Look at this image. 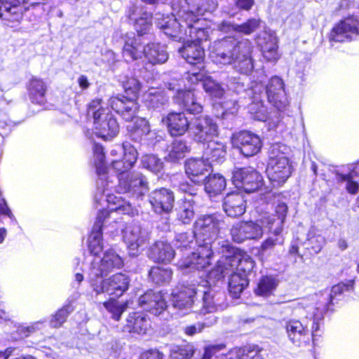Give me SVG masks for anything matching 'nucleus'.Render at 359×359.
Returning <instances> with one entry per match:
<instances>
[{"label":"nucleus","mask_w":359,"mask_h":359,"mask_svg":"<svg viewBox=\"0 0 359 359\" xmlns=\"http://www.w3.org/2000/svg\"><path fill=\"white\" fill-rule=\"evenodd\" d=\"M45 4V0H0V18L19 21L25 11Z\"/></svg>","instance_id":"nucleus-10"},{"label":"nucleus","mask_w":359,"mask_h":359,"mask_svg":"<svg viewBox=\"0 0 359 359\" xmlns=\"http://www.w3.org/2000/svg\"><path fill=\"white\" fill-rule=\"evenodd\" d=\"M156 23L163 31L165 35L184 39V35L191 39V41L199 43L206 40L208 31L203 27L204 20L202 18H194V20H185L180 16V22L173 15L164 16L160 13L155 15Z\"/></svg>","instance_id":"nucleus-2"},{"label":"nucleus","mask_w":359,"mask_h":359,"mask_svg":"<svg viewBox=\"0 0 359 359\" xmlns=\"http://www.w3.org/2000/svg\"><path fill=\"white\" fill-rule=\"evenodd\" d=\"M131 138L135 141H140L150 132V126L148 121L144 118H137L136 121L128 126Z\"/></svg>","instance_id":"nucleus-47"},{"label":"nucleus","mask_w":359,"mask_h":359,"mask_svg":"<svg viewBox=\"0 0 359 359\" xmlns=\"http://www.w3.org/2000/svg\"><path fill=\"white\" fill-rule=\"evenodd\" d=\"M284 328L288 339L294 345L300 346L309 339L307 326L296 319H289L285 321Z\"/></svg>","instance_id":"nucleus-24"},{"label":"nucleus","mask_w":359,"mask_h":359,"mask_svg":"<svg viewBox=\"0 0 359 359\" xmlns=\"http://www.w3.org/2000/svg\"><path fill=\"white\" fill-rule=\"evenodd\" d=\"M144 55L153 65L163 64L168 59L166 47L161 43H148L144 47Z\"/></svg>","instance_id":"nucleus-35"},{"label":"nucleus","mask_w":359,"mask_h":359,"mask_svg":"<svg viewBox=\"0 0 359 359\" xmlns=\"http://www.w3.org/2000/svg\"><path fill=\"white\" fill-rule=\"evenodd\" d=\"M224 348V344L208 346L205 347L201 359H262L257 351L242 348L231 350L226 355H215L217 352Z\"/></svg>","instance_id":"nucleus-16"},{"label":"nucleus","mask_w":359,"mask_h":359,"mask_svg":"<svg viewBox=\"0 0 359 359\" xmlns=\"http://www.w3.org/2000/svg\"><path fill=\"white\" fill-rule=\"evenodd\" d=\"M258 43L262 47L263 56L269 61L278 59V39L273 32H264L258 38Z\"/></svg>","instance_id":"nucleus-32"},{"label":"nucleus","mask_w":359,"mask_h":359,"mask_svg":"<svg viewBox=\"0 0 359 359\" xmlns=\"http://www.w3.org/2000/svg\"><path fill=\"white\" fill-rule=\"evenodd\" d=\"M316 304L311 301V298L309 299H303L299 301L295 306H294V312L297 313L300 310H305L307 313H309L311 314L312 318H313V332H317V330L319 328V325L316 321L319 320V319H316L313 316V312H316ZM323 317L322 318V319ZM321 320V318H320Z\"/></svg>","instance_id":"nucleus-53"},{"label":"nucleus","mask_w":359,"mask_h":359,"mask_svg":"<svg viewBox=\"0 0 359 359\" xmlns=\"http://www.w3.org/2000/svg\"><path fill=\"white\" fill-rule=\"evenodd\" d=\"M354 280H348L333 285L330 290H325L311 297V301L316 304V312H313L316 319L324 317V314L328 311L333 301L346 292L353 289Z\"/></svg>","instance_id":"nucleus-7"},{"label":"nucleus","mask_w":359,"mask_h":359,"mask_svg":"<svg viewBox=\"0 0 359 359\" xmlns=\"http://www.w3.org/2000/svg\"><path fill=\"white\" fill-rule=\"evenodd\" d=\"M175 250L170 243L163 241H158L149 248L148 257L156 262L168 263L174 258Z\"/></svg>","instance_id":"nucleus-29"},{"label":"nucleus","mask_w":359,"mask_h":359,"mask_svg":"<svg viewBox=\"0 0 359 359\" xmlns=\"http://www.w3.org/2000/svg\"><path fill=\"white\" fill-rule=\"evenodd\" d=\"M226 185V180L222 175H209L205 182V190L210 196H216L222 193Z\"/></svg>","instance_id":"nucleus-44"},{"label":"nucleus","mask_w":359,"mask_h":359,"mask_svg":"<svg viewBox=\"0 0 359 359\" xmlns=\"http://www.w3.org/2000/svg\"><path fill=\"white\" fill-rule=\"evenodd\" d=\"M226 263L229 264L232 271L234 269V266H236V271L241 273H245V276L255 266V262L252 257L246 254L241 256L235 255L226 257Z\"/></svg>","instance_id":"nucleus-39"},{"label":"nucleus","mask_w":359,"mask_h":359,"mask_svg":"<svg viewBox=\"0 0 359 359\" xmlns=\"http://www.w3.org/2000/svg\"><path fill=\"white\" fill-rule=\"evenodd\" d=\"M179 53L189 64L199 65L201 69H204L205 52L199 43L188 39L179 49Z\"/></svg>","instance_id":"nucleus-28"},{"label":"nucleus","mask_w":359,"mask_h":359,"mask_svg":"<svg viewBox=\"0 0 359 359\" xmlns=\"http://www.w3.org/2000/svg\"><path fill=\"white\" fill-rule=\"evenodd\" d=\"M232 240L242 243L246 240L259 239L263 236L262 227L256 222H239L234 224L230 231Z\"/></svg>","instance_id":"nucleus-18"},{"label":"nucleus","mask_w":359,"mask_h":359,"mask_svg":"<svg viewBox=\"0 0 359 359\" xmlns=\"http://www.w3.org/2000/svg\"><path fill=\"white\" fill-rule=\"evenodd\" d=\"M203 286L197 288L195 287H182L180 290L173 291L172 293V304L174 308L182 311H188L191 310L194 306L198 294H203V313H211L217 309V306L220 302L219 297L215 295V292L212 289L208 290H201Z\"/></svg>","instance_id":"nucleus-4"},{"label":"nucleus","mask_w":359,"mask_h":359,"mask_svg":"<svg viewBox=\"0 0 359 359\" xmlns=\"http://www.w3.org/2000/svg\"><path fill=\"white\" fill-rule=\"evenodd\" d=\"M257 104L252 103L249 105V110L252 114H254V118L258 121H264L266 118V115L265 114L264 107L262 104H258L257 107L258 110L255 111V106Z\"/></svg>","instance_id":"nucleus-62"},{"label":"nucleus","mask_w":359,"mask_h":359,"mask_svg":"<svg viewBox=\"0 0 359 359\" xmlns=\"http://www.w3.org/2000/svg\"><path fill=\"white\" fill-rule=\"evenodd\" d=\"M94 163L98 175L104 174L107 170L104 163V153L101 145L95 144L93 147Z\"/></svg>","instance_id":"nucleus-57"},{"label":"nucleus","mask_w":359,"mask_h":359,"mask_svg":"<svg viewBox=\"0 0 359 359\" xmlns=\"http://www.w3.org/2000/svg\"><path fill=\"white\" fill-rule=\"evenodd\" d=\"M266 172L273 187L282 186L291 175V162L279 144H273L270 148Z\"/></svg>","instance_id":"nucleus-6"},{"label":"nucleus","mask_w":359,"mask_h":359,"mask_svg":"<svg viewBox=\"0 0 359 359\" xmlns=\"http://www.w3.org/2000/svg\"><path fill=\"white\" fill-rule=\"evenodd\" d=\"M192 356V351L184 348H178L171 352L169 359H191Z\"/></svg>","instance_id":"nucleus-63"},{"label":"nucleus","mask_w":359,"mask_h":359,"mask_svg":"<svg viewBox=\"0 0 359 359\" xmlns=\"http://www.w3.org/2000/svg\"><path fill=\"white\" fill-rule=\"evenodd\" d=\"M138 302L144 310L154 315L161 313L167 308L165 299L161 292L149 291L139 298Z\"/></svg>","instance_id":"nucleus-26"},{"label":"nucleus","mask_w":359,"mask_h":359,"mask_svg":"<svg viewBox=\"0 0 359 359\" xmlns=\"http://www.w3.org/2000/svg\"><path fill=\"white\" fill-rule=\"evenodd\" d=\"M149 327V323L146 315L134 312L128 315L124 328L128 332L143 335L147 333Z\"/></svg>","instance_id":"nucleus-33"},{"label":"nucleus","mask_w":359,"mask_h":359,"mask_svg":"<svg viewBox=\"0 0 359 359\" xmlns=\"http://www.w3.org/2000/svg\"><path fill=\"white\" fill-rule=\"evenodd\" d=\"M129 283L128 277L123 273H116L102 280L90 277V286L97 294L107 293L119 297L128 290Z\"/></svg>","instance_id":"nucleus-9"},{"label":"nucleus","mask_w":359,"mask_h":359,"mask_svg":"<svg viewBox=\"0 0 359 359\" xmlns=\"http://www.w3.org/2000/svg\"><path fill=\"white\" fill-rule=\"evenodd\" d=\"M144 47L142 39H128L123 48V57L126 62L135 61L142 58L144 55Z\"/></svg>","instance_id":"nucleus-37"},{"label":"nucleus","mask_w":359,"mask_h":359,"mask_svg":"<svg viewBox=\"0 0 359 359\" xmlns=\"http://www.w3.org/2000/svg\"><path fill=\"white\" fill-rule=\"evenodd\" d=\"M73 311L70 304L60 309L52 318L50 325L53 327H60L65 321L69 314Z\"/></svg>","instance_id":"nucleus-58"},{"label":"nucleus","mask_w":359,"mask_h":359,"mask_svg":"<svg viewBox=\"0 0 359 359\" xmlns=\"http://www.w3.org/2000/svg\"><path fill=\"white\" fill-rule=\"evenodd\" d=\"M190 133L193 139L201 143H208L218 135V126L215 121L208 116H201L191 124Z\"/></svg>","instance_id":"nucleus-13"},{"label":"nucleus","mask_w":359,"mask_h":359,"mask_svg":"<svg viewBox=\"0 0 359 359\" xmlns=\"http://www.w3.org/2000/svg\"><path fill=\"white\" fill-rule=\"evenodd\" d=\"M260 21L255 18L249 19L241 25L231 24L228 21H222L218 25V28L224 32L234 31L244 34H250L259 27Z\"/></svg>","instance_id":"nucleus-36"},{"label":"nucleus","mask_w":359,"mask_h":359,"mask_svg":"<svg viewBox=\"0 0 359 359\" xmlns=\"http://www.w3.org/2000/svg\"><path fill=\"white\" fill-rule=\"evenodd\" d=\"M162 121L172 136L182 135L189 128V122L184 113H170Z\"/></svg>","instance_id":"nucleus-30"},{"label":"nucleus","mask_w":359,"mask_h":359,"mask_svg":"<svg viewBox=\"0 0 359 359\" xmlns=\"http://www.w3.org/2000/svg\"><path fill=\"white\" fill-rule=\"evenodd\" d=\"M189 151V147L185 142L181 140H176L168 148L166 158L169 161L175 162L184 158L185 154Z\"/></svg>","instance_id":"nucleus-48"},{"label":"nucleus","mask_w":359,"mask_h":359,"mask_svg":"<svg viewBox=\"0 0 359 359\" xmlns=\"http://www.w3.org/2000/svg\"><path fill=\"white\" fill-rule=\"evenodd\" d=\"M235 148L245 156L249 157L257 154L262 147L259 137L249 131H242L235 135L232 139Z\"/></svg>","instance_id":"nucleus-15"},{"label":"nucleus","mask_w":359,"mask_h":359,"mask_svg":"<svg viewBox=\"0 0 359 359\" xmlns=\"http://www.w3.org/2000/svg\"><path fill=\"white\" fill-rule=\"evenodd\" d=\"M189 10L180 15L185 20L201 18L206 13H212L218 6L217 0H186Z\"/></svg>","instance_id":"nucleus-23"},{"label":"nucleus","mask_w":359,"mask_h":359,"mask_svg":"<svg viewBox=\"0 0 359 359\" xmlns=\"http://www.w3.org/2000/svg\"><path fill=\"white\" fill-rule=\"evenodd\" d=\"M232 180L236 187L243 189L248 193L257 191L264 182L260 173L251 167L235 169Z\"/></svg>","instance_id":"nucleus-12"},{"label":"nucleus","mask_w":359,"mask_h":359,"mask_svg":"<svg viewBox=\"0 0 359 359\" xmlns=\"http://www.w3.org/2000/svg\"><path fill=\"white\" fill-rule=\"evenodd\" d=\"M174 201L173 192L165 188L156 189L149 195V202L158 214L170 212L173 208Z\"/></svg>","instance_id":"nucleus-22"},{"label":"nucleus","mask_w":359,"mask_h":359,"mask_svg":"<svg viewBox=\"0 0 359 359\" xmlns=\"http://www.w3.org/2000/svg\"><path fill=\"white\" fill-rule=\"evenodd\" d=\"M269 230L271 234L262 242L259 249L262 253L270 252L276 246L282 245L284 243L285 239L282 234L283 228L273 227L272 229Z\"/></svg>","instance_id":"nucleus-42"},{"label":"nucleus","mask_w":359,"mask_h":359,"mask_svg":"<svg viewBox=\"0 0 359 359\" xmlns=\"http://www.w3.org/2000/svg\"><path fill=\"white\" fill-rule=\"evenodd\" d=\"M118 189L120 191L131 193L133 197L138 198L147 192V182L142 174L133 172L119 177Z\"/></svg>","instance_id":"nucleus-19"},{"label":"nucleus","mask_w":359,"mask_h":359,"mask_svg":"<svg viewBox=\"0 0 359 359\" xmlns=\"http://www.w3.org/2000/svg\"><path fill=\"white\" fill-rule=\"evenodd\" d=\"M46 86L41 79L34 78L29 83V93L34 102L41 104L46 92Z\"/></svg>","instance_id":"nucleus-50"},{"label":"nucleus","mask_w":359,"mask_h":359,"mask_svg":"<svg viewBox=\"0 0 359 359\" xmlns=\"http://www.w3.org/2000/svg\"><path fill=\"white\" fill-rule=\"evenodd\" d=\"M223 209L229 217L241 216L245 212V203L243 196L236 192L228 194L224 198Z\"/></svg>","instance_id":"nucleus-31"},{"label":"nucleus","mask_w":359,"mask_h":359,"mask_svg":"<svg viewBox=\"0 0 359 359\" xmlns=\"http://www.w3.org/2000/svg\"><path fill=\"white\" fill-rule=\"evenodd\" d=\"M123 265L122 258L114 250H108L102 258L95 257L92 262L90 276L98 278L107 276L114 269H119Z\"/></svg>","instance_id":"nucleus-11"},{"label":"nucleus","mask_w":359,"mask_h":359,"mask_svg":"<svg viewBox=\"0 0 359 359\" xmlns=\"http://www.w3.org/2000/svg\"><path fill=\"white\" fill-rule=\"evenodd\" d=\"M123 241L128 245L131 256H136L138 250L149 239V232L138 224H128L123 231Z\"/></svg>","instance_id":"nucleus-14"},{"label":"nucleus","mask_w":359,"mask_h":359,"mask_svg":"<svg viewBox=\"0 0 359 359\" xmlns=\"http://www.w3.org/2000/svg\"><path fill=\"white\" fill-rule=\"evenodd\" d=\"M164 354L157 349H151L142 353L140 359H163Z\"/></svg>","instance_id":"nucleus-64"},{"label":"nucleus","mask_w":359,"mask_h":359,"mask_svg":"<svg viewBox=\"0 0 359 359\" xmlns=\"http://www.w3.org/2000/svg\"><path fill=\"white\" fill-rule=\"evenodd\" d=\"M137 151L133 147H129L128 151L125 152V154L121 160L113 159L111 161V165L113 168L121 173L120 177L123 175H129L126 173L129 169H130L137 161Z\"/></svg>","instance_id":"nucleus-38"},{"label":"nucleus","mask_w":359,"mask_h":359,"mask_svg":"<svg viewBox=\"0 0 359 359\" xmlns=\"http://www.w3.org/2000/svg\"><path fill=\"white\" fill-rule=\"evenodd\" d=\"M359 34V20L355 18H348L332 29L330 39L337 42H344L352 39Z\"/></svg>","instance_id":"nucleus-20"},{"label":"nucleus","mask_w":359,"mask_h":359,"mask_svg":"<svg viewBox=\"0 0 359 359\" xmlns=\"http://www.w3.org/2000/svg\"><path fill=\"white\" fill-rule=\"evenodd\" d=\"M215 246H206L198 243L197 252L192 253L191 257L180 263V267L182 269L192 268L198 270L205 269L210 263V257L216 250Z\"/></svg>","instance_id":"nucleus-21"},{"label":"nucleus","mask_w":359,"mask_h":359,"mask_svg":"<svg viewBox=\"0 0 359 359\" xmlns=\"http://www.w3.org/2000/svg\"><path fill=\"white\" fill-rule=\"evenodd\" d=\"M177 80H172L168 83L167 87L170 90H175V96L176 102L182 104L184 109L191 114H198L203 110V107L198 101L196 93L191 90H182Z\"/></svg>","instance_id":"nucleus-17"},{"label":"nucleus","mask_w":359,"mask_h":359,"mask_svg":"<svg viewBox=\"0 0 359 359\" xmlns=\"http://www.w3.org/2000/svg\"><path fill=\"white\" fill-rule=\"evenodd\" d=\"M172 272L168 267L154 266L149 273V278L156 285L168 283L172 278Z\"/></svg>","instance_id":"nucleus-49"},{"label":"nucleus","mask_w":359,"mask_h":359,"mask_svg":"<svg viewBox=\"0 0 359 359\" xmlns=\"http://www.w3.org/2000/svg\"><path fill=\"white\" fill-rule=\"evenodd\" d=\"M287 212V205L284 203H279L276 208V215L266 214L262 217L260 222L269 229H272L273 227L283 228Z\"/></svg>","instance_id":"nucleus-34"},{"label":"nucleus","mask_w":359,"mask_h":359,"mask_svg":"<svg viewBox=\"0 0 359 359\" xmlns=\"http://www.w3.org/2000/svg\"><path fill=\"white\" fill-rule=\"evenodd\" d=\"M203 86L205 91L212 97L221 98L224 95V89L222 86L209 77L204 81Z\"/></svg>","instance_id":"nucleus-56"},{"label":"nucleus","mask_w":359,"mask_h":359,"mask_svg":"<svg viewBox=\"0 0 359 359\" xmlns=\"http://www.w3.org/2000/svg\"><path fill=\"white\" fill-rule=\"evenodd\" d=\"M197 203L196 200L184 198L178 212V217L184 224H189L194 217V206Z\"/></svg>","instance_id":"nucleus-52"},{"label":"nucleus","mask_w":359,"mask_h":359,"mask_svg":"<svg viewBox=\"0 0 359 359\" xmlns=\"http://www.w3.org/2000/svg\"><path fill=\"white\" fill-rule=\"evenodd\" d=\"M266 94L269 103H274V96L278 95L279 104L285 102V91L283 80L278 76L272 77L266 87Z\"/></svg>","instance_id":"nucleus-40"},{"label":"nucleus","mask_w":359,"mask_h":359,"mask_svg":"<svg viewBox=\"0 0 359 359\" xmlns=\"http://www.w3.org/2000/svg\"><path fill=\"white\" fill-rule=\"evenodd\" d=\"M104 102L101 98H95L88 104L87 114L88 116L96 121L98 118L109 113L107 108L104 107Z\"/></svg>","instance_id":"nucleus-51"},{"label":"nucleus","mask_w":359,"mask_h":359,"mask_svg":"<svg viewBox=\"0 0 359 359\" xmlns=\"http://www.w3.org/2000/svg\"><path fill=\"white\" fill-rule=\"evenodd\" d=\"M278 285V281L273 276L262 277L255 289V294L259 296L269 297L273 294Z\"/></svg>","instance_id":"nucleus-46"},{"label":"nucleus","mask_w":359,"mask_h":359,"mask_svg":"<svg viewBox=\"0 0 359 359\" xmlns=\"http://www.w3.org/2000/svg\"><path fill=\"white\" fill-rule=\"evenodd\" d=\"M141 161L144 168L155 173L160 172L163 168V161L155 155H144Z\"/></svg>","instance_id":"nucleus-54"},{"label":"nucleus","mask_w":359,"mask_h":359,"mask_svg":"<svg viewBox=\"0 0 359 359\" xmlns=\"http://www.w3.org/2000/svg\"><path fill=\"white\" fill-rule=\"evenodd\" d=\"M222 224V221L215 215L198 218L194 225V235L197 242L206 246H215Z\"/></svg>","instance_id":"nucleus-8"},{"label":"nucleus","mask_w":359,"mask_h":359,"mask_svg":"<svg viewBox=\"0 0 359 359\" xmlns=\"http://www.w3.org/2000/svg\"><path fill=\"white\" fill-rule=\"evenodd\" d=\"M232 271L229 264L226 263V258L224 261H219L217 266L210 271L208 279L215 282L222 279L229 272Z\"/></svg>","instance_id":"nucleus-55"},{"label":"nucleus","mask_w":359,"mask_h":359,"mask_svg":"<svg viewBox=\"0 0 359 359\" xmlns=\"http://www.w3.org/2000/svg\"><path fill=\"white\" fill-rule=\"evenodd\" d=\"M212 169L210 162L201 158H190L185 163L186 173L195 183L199 184L204 181L203 177L209 173Z\"/></svg>","instance_id":"nucleus-25"},{"label":"nucleus","mask_w":359,"mask_h":359,"mask_svg":"<svg viewBox=\"0 0 359 359\" xmlns=\"http://www.w3.org/2000/svg\"><path fill=\"white\" fill-rule=\"evenodd\" d=\"M151 26V16L149 13H144L142 17L136 20L135 28L140 35H143L149 30Z\"/></svg>","instance_id":"nucleus-60"},{"label":"nucleus","mask_w":359,"mask_h":359,"mask_svg":"<svg viewBox=\"0 0 359 359\" xmlns=\"http://www.w3.org/2000/svg\"><path fill=\"white\" fill-rule=\"evenodd\" d=\"M226 154L225 146L220 142L213 140L208 142L207 147L203 151V157L206 161L215 162L222 160Z\"/></svg>","instance_id":"nucleus-41"},{"label":"nucleus","mask_w":359,"mask_h":359,"mask_svg":"<svg viewBox=\"0 0 359 359\" xmlns=\"http://www.w3.org/2000/svg\"><path fill=\"white\" fill-rule=\"evenodd\" d=\"M144 100L148 107L158 109L164 106L168 100L163 91L151 88L144 94Z\"/></svg>","instance_id":"nucleus-43"},{"label":"nucleus","mask_w":359,"mask_h":359,"mask_svg":"<svg viewBox=\"0 0 359 359\" xmlns=\"http://www.w3.org/2000/svg\"><path fill=\"white\" fill-rule=\"evenodd\" d=\"M108 210L99 212L93 231L88 238V248L90 253L97 255L103 249L101 229L104 221L109 215V212H120L123 214L134 215L136 210L130 201H126L120 194H108L106 198Z\"/></svg>","instance_id":"nucleus-3"},{"label":"nucleus","mask_w":359,"mask_h":359,"mask_svg":"<svg viewBox=\"0 0 359 359\" xmlns=\"http://www.w3.org/2000/svg\"><path fill=\"white\" fill-rule=\"evenodd\" d=\"M198 71L193 69L187 74L185 79L191 84L198 83L199 81L204 83V81L208 78L205 76L204 69H201L198 65Z\"/></svg>","instance_id":"nucleus-61"},{"label":"nucleus","mask_w":359,"mask_h":359,"mask_svg":"<svg viewBox=\"0 0 359 359\" xmlns=\"http://www.w3.org/2000/svg\"><path fill=\"white\" fill-rule=\"evenodd\" d=\"M125 92L130 95L129 98L118 95L113 96L109 100V104L112 109L127 121H130L136 116L138 110V104L136 98L140 90L141 84L135 78H128L123 81Z\"/></svg>","instance_id":"nucleus-5"},{"label":"nucleus","mask_w":359,"mask_h":359,"mask_svg":"<svg viewBox=\"0 0 359 359\" xmlns=\"http://www.w3.org/2000/svg\"><path fill=\"white\" fill-rule=\"evenodd\" d=\"M252 50V43L247 39L238 41L233 37H226L210 46V57L215 64H232L240 73L248 74L254 68Z\"/></svg>","instance_id":"nucleus-1"},{"label":"nucleus","mask_w":359,"mask_h":359,"mask_svg":"<svg viewBox=\"0 0 359 359\" xmlns=\"http://www.w3.org/2000/svg\"><path fill=\"white\" fill-rule=\"evenodd\" d=\"M106 309L112 314V318L116 320H118L126 309V304H119L118 302L111 299L104 303Z\"/></svg>","instance_id":"nucleus-59"},{"label":"nucleus","mask_w":359,"mask_h":359,"mask_svg":"<svg viewBox=\"0 0 359 359\" xmlns=\"http://www.w3.org/2000/svg\"><path fill=\"white\" fill-rule=\"evenodd\" d=\"M248 285L245 273L235 271L231 275L229 280V292L234 298H237Z\"/></svg>","instance_id":"nucleus-45"},{"label":"nucleus","mask_w":359,"mask_h":359,"mask_svg":"<svg viewBox=\"0 0 359 359\" xmlns=\"http://www.w3.org/2000/svg\"><path fill=\"white\" fill-rule=\"evenodd\" d=\"M93 125L95 135L105 140L116 136L119 130L116 119L110 113L93 121Z\"/></svg>","instance_id":"nucleus-27"}]
</instances>
